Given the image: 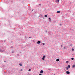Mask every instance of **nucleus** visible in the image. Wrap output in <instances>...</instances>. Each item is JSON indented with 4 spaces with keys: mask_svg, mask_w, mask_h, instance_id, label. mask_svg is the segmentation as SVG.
Listing matches in <instances>:
<instances>
[{
    "mask_svg": "<svg viewBox=\"0 0 75 75\" xmlns=\"http://www.w3.org/2000/svg\"><path fill=\"white\" fill-rule=\"evenodd\" d=\"M71 59L72 60H74V59L73 58H72Z\"/></svg>",
    "mask_w": 75,
    "mask_h": 75,
    "instance_id": "nucleus-13",
    "label": "nucleus"
},
{
    "mask_svg": "<svg viewBox=\"0 0 75 75\" xmlns=\"http://www.w3.org/2000/svg\"><path fill=\"white\" fill-rule=\"evenodd\" d=\"M0 52H1V50H0Z\"/></svg>",
    "mask_w": 75,
    "mask_h": 75,
    "instance_id": "nucleus-27",
    "label": "nucleus"
},
{
    "mask_svg": "<svg viewBox=\"0 0 75 75\" xmlns=\"http://www.w3.org/2000/svg\"><path fill=\"white\" fill-rule=\"evenodd\" d=\"M72 50V51H74V49H73Z\"/></svg>",
    "mask_w": 75,
    "mask_h": 75,
    "instance_id": "nucleus-16",
    "label": "nucleus"
},
{
    "mask_svg": "<svg viewBox=\"0 0 75 75\" xmlns=\"http://www.w3.org/2000/svg\"><path fill=\"white\" fill-rule=\"evenodd\" d=\"M70 65H68L67 67H68L69 68H71V67H70Z\"/></svg>",
    "mask_w": 75,
    "mask_h": 75,
    "instance_id": "nucleus-8",
    "label": "nucleus"
},
{
    "mask_svg": "<svg viewBox=\"0 0 75 75\" xmlns=\"http://www.w3.org/2000/svg\"><path fill=\"white\" fill-rule=\"evenodd\" d=\"M49 19H50V20H51V18H49Z\"/></svg>",
    "mask_w": 75,
    "mask_h": 75,
    "instance_id": "nucleus-21",
    "label": "nucleus"
},
{
    "mask_svg": "<svg viewBox=\"0 0 75 75\" xmlns=\"http://www.w3.org/2000/svg\"><path fill=\"white\" fill-rule=\"evenodd\" d=\"M12 53H14V52H12Z\"/></svg>",
    "mask_w": 75,
    "mask_h": 75,
    "instance_id": "nucleus-29",
    "label": "nucleus"
},
{
    "mask_svg": "<svg viewBox=\"0 0 75 75\" xmlns=\"http://www.w3.org/2000/svg\"><path fill=\"white\" fill-rule=\"evenodd\" d=\"M61 47H62V45H61Z\"/></svg>",
    "mask_w": 75,
    "mask_h": 75,
    "instance_id": "nucleus-26",
    "label": "nucleus"
},
{
    "mask_svg": "<svg viewBox=\"0 0 75 75\" xmlns=\"http://www.w3.org/2000/svg\"><path fill=\"white\" fill-rule=\"evenodd\" d=\"M55 2L58 3L59 2V0H55Z\"/></svg>",
    "mask_w": 75,
    "mask_h": 75,
    "instance_id": "nucleus-4",
    "label": "nucleus"
},
{
    "mask_svg": "<svg viewBox=\"0 0 75 75\" xmlns=\"http://www.w3.org/2000/svg\"><path fill=\"white\" fill-rule=\"evenodd\" d=\"M42 44H43V45H45V43H42Z\"/></svg>",
    "mask_w": 75,
    "mask_h": 75,
    "instance_id": "nucleus-15",
    "label": "nucleus"
},
{
    "mask_svg": "<svg viewBox=\"0 0 75 75\" xmlns=\"http://www.w3.org/2000/svg\"><path fill=\"white\" fill-rule=\"evenodd\" d=\"M39 5H40V6H41V4H40Z\"/></svg>",
    "mask_w": 75,
    "mask_h": 75,
    "instance_id": "nucleus-28",
    "label": "nucleus"
},
{
    "mask_svg": "<svg viewBox=\"0 0 75 75\" xmlns=\"http://www.w3.org/2000/svg\"><path fill=\"white\" fill-rule=\"evenodd\" d=\"M64 49H65V47H64Z\"/></svg>",
    "mask_w": 75,
    "mask_h": 75,
    "instance_id": "nucleus-24",
    "label": "nucleus"
},
{
    "mask_svg": "<svg viewBox=\"0 0 75 75\" xmlns=\"http://www.w3.org/2000/svg\"><path fill=\"white\" fill-rule=\"evenodd\" d=\"M23 71V69H21V71Z\"/></svg>",
    "mask_w": 75,
    "mask_h": 75,
    "instance_id": "nucleus-19",
    "label": "nucleus"
},
{
    "mask_svg": "<svg viewBox=\"0 0 75 75\" xmlns=\"http://www.w3.org/2000/svg\"><path fill=\"white\" fill-rule=\"evenodd\" d=\"M4 62H6V61H4Z\"/></svg>",
    "mask_w": 75,
    "mask_h": 75,
    "instance_id": "nucleus-17",
    "label": "nucleus"
},
{
    "mask_svg": "<svg viewBox=\"0 0 75 75\" xmlns=\"http://www.w3.org/2000/svg\"><path fill=\"white\" fill-rule=\"evenodd\" d=\"M32 11H33V10H32Z\"/></svg>",
    "mask_w": 75,
    "mask_h": 75,
    "instance_id": "nucleus-30",
    "label": "nucleus"
},
{
    "mask_svg": "<svg viewBox=\"0 0 75 75\" xmlns=\"http://www.w3.org/2000/svg\"><path fill=\"white\" fill-rule=\"evenodd\" d=\"M66 74H70V72L69 71H67L66 72Z\"/></svg>",
    "mask_w": 75,
    "mask_h": 75,
    "instance_id": "nucleus-2",
    "label": "nucleus"
},
{
    "mask_svg": "<svg viewBox=\"0 0 75 75\" xmlns=\"http://www.w3.org/2000/svg\"><path fill=\"white\" fill-rule=\"evenodd\" d=\"M45 58V56H43V57L42 58V59L43 60V61H44V58Z\"/></svg>",
    "mask_w": 75,
    "mask_h": 75,
    "instance_id": "nucleus-1",
    "label": "nucleus"
},
{
    "mask_svg": "<svg viewBox=\"0 0 75 75\" xmlns=\"http://www.w3.org/2000/svg\"><path fill=\"white\" fill-rule=\"evenodd\" d=\"M57 61L58 62L59 61V59H56Z\"/></svg>",
    "mask_w": 75,
    "mask_h": 75,
    "instance_id": "nucleus-9",
    "label": "nucleus"
},
{
    "mask_svg": "<svg viewBox=\"0 0 75 75\" xmlns=\"http://www.w3.org/2000/svg\"><path fill=\"white\" fill-rule=\"evenodd\" d=\"M47 30L46 31V33H47Z\"/></svg>",
    "mask_w": 75,
    "mask_h": 75,
    "instance_id": "nucleus-23",
    "label": "nucleus"
},
{
    "mask_svg": "<svg viewBox=\"0 0 75 75\" xmlns=\"http://www.w3.org/2000/svg\"><path fill=\"white\" fill-rule=\"evenodd\" d=\"M31 69H29L28 71H31Z\"/></svg>",
    "mask_w": 75,
    "mask_h": 75,
    "instance_id": "nucleus-12",
    "label": "nucleus"
},
{
    "mask_svg": "<svg viewBox=\"0 0 75 75\" xmlns=\"http://www.w3.org/2000/svg\"><path fill=\"white\" fill-rule=\"evenodd\" d=\"M60 12H61L60 11H57V13H60Z\"/></svg>",
    "mask_w": 75,
    "mask_h": 75,
    "instance_id": "nucleus-10",
    "label": "nucleus"
},
{
    "mask_svg": "<svg viewBox=\"0 0 75 75\" xmlns=\"http://www.w3.org/2000/svg\"><path fill=\"white\" fill-rule=\"evenodd\" d=\"M45 17H47V15H45Z\"/></svg>",
    "mask_w": 75,
    "mask_h": 75,
    "instance_id": "nucleus-11",
    "label": "nucleus"
},
{
    "mask_svg": "<svg viewBox=\"0 0 75 75\" xmlns=\"http://www.w3.org/2000/svg\"><path fill=\"white\" fill-rule=\"evenodd\" d=\"M72 68H75V65H73L72 66Z\"/></svg>",
    "mask_w": 75,
    "mask_h": 75,
    "instance_id": "nucleus-7",
    "label": "nucleus"
},
{
    "mask_svg": "<svg viewBox=\"0 0 75 75\" xmlns=\"http://www.w3.org/2000/svg\"><path fill=\"white\" fill-rule=\"evenodd\" d=\"M41 43V42L40 41H38L37 42L38 44H40Z\"/></svg>",
    "mask_w": 75,
    "mask_h": 75,
    "instance_id": "nucleus-3",
    "label": "nucleus"
},
{
    "mask_svg": "<svg viewBox=\"0 0 75 75\" xmlns=\"http://www.w3.org/2000/svg\"><path fill=\"white\" fill-rule=\"evenodd\" d=\"M39 75H42V74H39Z\"/></svg>",
    "mask_w": 75,
    "mask_h": 75,
    "instance_id": "nucleus-20",
    "label": "nucleus"
},
{
    "mask_svg": "<svg viewBox=\"0 0 75 75\" xmlns=\"http://www.w3.org/2000/svg\"><path fill=\"white\" fill-rule=\"evenodd\" d=\"M29 38H31V37L30 36V37H29Z\"/></svg>",
    "mask_w": 75,
    "mask_h": 75,
    "instance_id": "nucleus-22",
    "label": "nucleus"
},
{
    "mask_svg": "<svg viewBox=\"0 0 75 75\" xmlns=\"http://www.w3.org/2000/svg\"><path fill=\"white\" fill-rule=\"evenodd\" d=\"M65 68H66V70H68V67H66Z\"/></svg>",
    "mask_w": 75,
    "mask_h": 75,
    "instance_id": "nucleus-6",
    "label": "nucleus"
},
{
    "mask_svg": "<svg viewBox=\"0 0 75 75\" xmlns=\"http://www.w3.org/2000/svg\"><path fill=\"white\" fill-rule=\"evenodd\" d=\"M40 73L41 74H42V73H43V71H42V70H41V71H40Z\"/></svg>",
    "mask_w": 75,
    "mask_h": 75,
    "instance_id": "nucleus-5",
    "label": "nucleus"
},
{
    "mask_svg": "<svg viewBox=\"0 0 75 75\" xmlns=\"http://www.w3.org/2000/svg\"><path fill=\"white\" fill-rule=\"evenodd\" d=\"M66 63H68V61H67L66 62Z\"/></svg>",
    "mask_w": 75,
    "mask_h": 75,
    "instance_id": "nucleus-18",
    "label": "nucleus"
},
{
    "mask_svg": "<svg viewBox=\"0 0 75 75\" xmlns=\"http://www.w3.org/2000/svg\"><path fill=\"white\" fill-rule=\"evenodd\" d=\"M19 65H20V66H21L22 65V64H19Z\"/></svg>",
    "mask_w": 75,
    "mask_h": 75,
    "instance_id": "nucleus-14",
    "label": "nucleus"
},
{
    "mask_svg": "<svg viewBox=\"0 0 75 75\" xmlns=\"http://www.w3.org/2000/svg\"><path fill=\"white\" fill-rule=\"evenodd\" d=\"M70 45L71 46H72V45Z\"/></svg>",
    "mask_w": 75,
    "mask_h": 75,
    "instance_id": "nucleus-25",
    "label": "nucleus"
}]
</instances>
